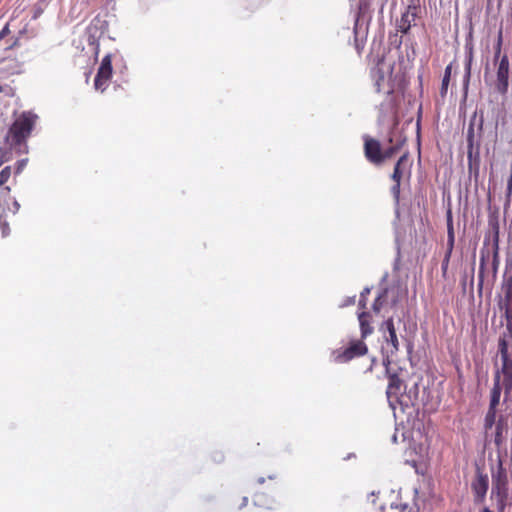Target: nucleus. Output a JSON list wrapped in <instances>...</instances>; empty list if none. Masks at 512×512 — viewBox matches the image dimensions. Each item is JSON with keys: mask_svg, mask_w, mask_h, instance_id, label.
<instances>
[{"mask_svg": "<svg viewBox=\"0 0 512 512\" xmlns=\"http://www.w3.org/2000/svg\"><path fill=\"white\" fill-rule=\"evenodd\" d=\"M501 295L498 307L503 312L506 321V330L498 339V352L501 359V367L494 373L493 387L490 391L489 409L498 410L502 391L504 402L512 393V351L509 350L508 340L512 338V275L504 276L501 284Z\"/></svg>", "mask_w": 512, "mask_h": 512, "instance_id": "f257e3e1", "label": "nucleus"}, {"mask_svg": "<svg viewBox=\"0 0 512 512\" xmlns=\"http://www.w3.org/2000/svg\"><path fill=\"white\" fill-rule=\"evenodd\" d=\"M38 116L30 111L22 112L12 123L7 140L12 146L25 144L35 127Z\"/></svg>", "mask_w": 512, "mask_h": 512, "instance_id": "f03ea898", "label": "nucleus"}, {"mask_svg": "<svg viewBox=\"0 0 512 512\" xmlns=\"http://www.w3.org/2000/svg\"><path fill=\"white\" fill-rule=\"evenodd\" d=\"M491 496L496 498L498 512H504L509 498V481L501 460L498 463L497 471L492 473Z\"/></svg>", "mask_w": 512, "mask_h": 512, "instance_id": "7ed1b4c3", "label": "nucleus"}, {"mask_svg": "<svg viewBox=\"0 0 512 512\" xmlns=\"http://www.w3.org/2000/svg\"><path fill=\"white\" fill-rule=\"evenodd\" d=\"M368 346L362 339H350L346 344L332 350L331 361L337 364H345L360 358L368 353Z\"/></svg>", "mask_w": 512, "mask_h": 512, "instance_id": "20e7f679", "label": "nucleus"}, {"mask_svg": "<svg viewBox=\"0 0 512 512\" xmlns=\"http://www.w3.org/2000/svg\"><path fill=\"white\" fill-rule=\"evenodd\" d=\"M466 141H467V160H468V168L471 172L473 169L475 170V174H478L479 170V147L480 144L476 141L475 136V116L470 120L467 133H466Z\"/></svg>", "mask_w": 512, "mask_h": 512, "instance_id": "39448f33", "label": "nucleus"}, {"mask_svg": "<svg viewBox=\"0 0 512 512\" xmlns=\"http://www.w3.org/2000/svg\"><path fill=\"white\" fill-rule=\"evenodd\" d=\"M112 71V56L111 54H107L105 57H103L94 79V87L96 90L101 92L106 90L112 77Z\"/></svg>", "mask_w": 512, "mask_h": 512, "instance_id": "423d86ee", "label": "nucleus"}, {"mask_svg": "<svg viewBox=\"0 0 512 512\" xmlns=\"http://www.w3.org/2000/svg\"><path fill=\"white\" fill-rule=\"evenodd\" d=\"M509 59L507 55L501 56L496 70L495 89L501 95H506L509 86Z\"/></svg>", "mask_w": 512, "mask_h": 512, "instance_id": "0eeeda50", "label": "nucleus"}, {"mask_svg": "<svg viewBox=\"0 0 512 512\" xmlns=\"http://www.w3.org/2000/svg\"><path fill=\"white\" fill-rule=\"evenodd\" d=\"M384 363L386 366V374L389 380L386 395L390 405H393V402H399V397L402 395L403 392L404 383L396 373L390 372V369L388 367L389 362Z\"/></svg>", "mask_w": 512, "mask_h": 512, "instance_id": "6e6552de", "label": "nucleus"}, {"mask_svg": "<svg viewBox=\"0 0 512 512\" xmlns=\"http://www.w3.org/2000/svg\"><path fill=\"white\" fill-rule=\"evenodd\" d=\"M364 154L366 159L374 165L383 163L381 144L374 138L369 136L364 137Z\"/></svg>", "mask_w": 512, "mask_h": 512, "instance_id": "1a4fd4ad", "label": "nucleus"}, {"mask_svg": "<svg viewBox=\"0 0 512 512\" xmlns=\"http://www.w3.org/2000/svg\"><path fill=\"white\" fill-rule=\"evenodd\" d=\"M419 6L408 5L405 12L401 14L400 19L397 21L396 26L398 31L407 34L411 27L415 25L416 18L418 17Z\"/></svg>", "mask_w": 512, "mask_h": 512, "instance_id": "9d476101", "label": "nucleus"}, {"mask_svg": "<svg viewBox=\"0 0 512 512\" xmlns=\"http://www.w3.org/2000/svg\"><path fill=\"white\" fill-rule=\"evenodd\" d=\"M385 341L388 346H391L390 353L395 354L399 350V340L394 326L392 317L388 318L381 326Z\"/></svg>", "mask_w": 512, "mask_h": 512, "instance_id": "9b49d317", "label": "nucleus"}, {"mask_svg": "<svg viewBox=\"0 0 512 512\" xmlns=\"http://www.w3.org/2000/svg\"><path fill=\"white\" fill-rule=\"evenodd\" d=\"M489 488V480L486 474L477 472L475 479L471 483V489L475 496V500L482 502L485 499Z\"/></svg>", "mask_w": 512, "mask_h": 512, "instance_id": "f8f14e48", "label": "nucleus"}, {"mask_svg": "<svg viewBox=\"0 0 512 512\" xmlns=\"http://www.w3.org/2000/svg\"><path fill=\"white\" fill-rule=\"evenodd\" d=\"M488 226L492 237L493 247L499 249L500 223L498 211L489 213Z\"/></svg>", "mask_w": 512, "mask_h": 512, "instance_id": "ddd939ff", "label": "nucleus"}, {"mask_svg": "<svg viewBox=\"0 0 512 512\" xmlns=\"http://www.w3.org/2000/svg\"><path fill=\"white\" fill-rule=\"evenodd\" d=\"M508 431V418L505 415H500L495 424V436L494 442L497 446H500L505 441V434Z\"/></svg>", "mask_w": 512, "mask_h": 512, "instance_id": "4468645a", "label": "nucleus"}, {"mask_svg": "<svg viewBox=\"0 0 512 512\" xmlns=\"http://www.w3.org/2000/svg\"><path fill=\"white\" fill-rule=\"evenodd\" d=\"M389 143L391 144V146L382 151L383 162L386 159H390L391 157H393L401 149V147L404 146V144L406 143V137H402L401 135H399L395 139L394 136L391 135L389 137Z\"/></svg>", "mask_w": 512, "mask_h": 512, "instance_id": "2eb2a0df", "label": "nucleus"}, {"mask_svg": "<svg viewBox=\"0 0 512 512\" xmlns=\"http://www.w3.org/2000/svg\"><path fill=\"white\" fill-rule=\"evenodd\" d=\"M358 319L361 330V339L364 340L373 332V327L370 325V314L363 311L359 314Z\"/></svg>", "mask_w": 512, "mask_h": 512, "instance_id": "dca6fc26", "label": "nucleus"}, {"mask_svg": "<svg viewBox=\"0 0 512 512\" xmlns=\"http://www.w3.org/2000/svg\"><path fill=\"white\" fill-rule=\"evenodd\" d=\"M472 61H473V49H472V47H470L468 55H467L466 63H465V74L463 77L464 98H466L467 94H468L469 83H470V78H471Z\"/></svg>", "mask_w": 512, "mask_h": 512, "instance_id": "f3484780", "label": "nucleus"}, {"mask_svg": "<svg viewBox=\"0 0 512 512\" xmlns=\"http://www.w3.org/2000/svg\"><path fill=\"white\" fill-rule=\"evenodd\" d=\"M408 161V154H403L395 164L394 171L391 175V178L394 182H401L402 179V166Z\"/></svg>", "mask_w": 512, "mask_h": 512, "instance_id": "a211bd4d", "label": "nucleus"}, {"mask_svg": "<svg viewBox=\"0 0 512 512\" xmlns=\"http://www.w3.org/2000/svg\"><path fill=\"white\" fill-rule=\"evenodd\" d=\"M489 253H484V251H481L480 256V264H479V273H478V292L479 294L482 293L483 290V283H484V271L486 266V259L488 258Z\"/></svg>", "mask_w": 512, "mask_h": 512, "instance_id": "6ab92c4d", "label": "nucleus"}, {"mask_svg": "<svg viewBox=\"0 0 512 512\" xmlns=\"http://www.w3.org/2000/svg\"><path fill=\"white\" fill-rule=\"evenodd\" d=\"M451 74H452V63L447 65L445 68V71H444V76H443L441 87H440V95L442 97H445L447 94Z\"/></svg>", "mask_w": 512, "mask_h": 512, "instance_id": "aec40b11", "label": "nucleus"}, {"mask_svg": "<svg viewBox=\"0 0 512 512\" xmlns=\"http://www.w3.org/2000/svg\"><path fill=\"white\" fill-rule=\"evenodd\" d=\"M497 410L496 409H489L487 410L485 417H484V428L485 430L491 429L493 426H495L497 421Z\"/></svg>", "mask_w": 512, "mask_h": 512, "instance_id": "412c9836", "label": "nucleus"}, {"mask_svg": "<svg viewBox=\"0 0 512 512\" xmlns=\"http://www.w3.org/2000/svg\"><path fill=\"white\" fill-rule=\"evenodd\" d=\"M497 410L496 409H489L487 410L485 417H484V428L485 430L491 429L493 426H495L497 421Z\"/></svg>", "mask_w": 512, "mask_h": 512, "instance_id": "4be33fe9", "label": "nucleus"}, {"mask_svg": "<svg viewBox=\"0 0 512 512\" xmlns=\"http://www.w3.org/2000/svg\"><path fill=\"white\" fill-rule=\"evenodd\" d=\"M387 290L384 289L375 299L372 309L374 312L379 313L383 307L384 302L386 301Z\"/></svg>", "mask_w": 512, "mask_h": 512, "instance_id": "5701e85b", "label": "nucleus"}, {"mask_svg": "<svg viewBox=\"0 0 512 512\" xmlns=\"http://www.w3.org/2000/svg\"><path fill=\"white\" fill-rule=\"evenodd\" d=\"M373 78H375V86L378 92L381 90V83L384 81V73L380 68H374L372 70Z\"/></svg>", "mask_w": 512, "mask_h": 512, "instance_id": "b1692460", "label": "nucleus"}, {"mask_svg": "<svg viewBox=\"0 0 512 512\" xmlns=\"http://www.w3.org/2000/svg\"><path fill=\"white\" fill-rule=\"evenodd\" d=\"M11 176V167L6 166L0 171V186H4Z\"/></svg>", "mask_w": 512, "mask_h": 512, "instance_id": "393cba45", "label": "nucleus"}, {"mask_svg": "<svg viewBox=\"0 0 512 512\" xmlns=\"http://www.w3.org/2000/svg\"><path fill=\"white\" fill-rule=\"evenodd\" d=\"M455 245V231L447 232L446 249L453 251Z\"/></svg>", "mask_w": 512, "mask_h": 512, "instance_id": "a878e982", "label": "nucleus"}, {"mask_svg": "<svg viewBox=\"0 0 512 512\" xmlns=\"http://www.w3.org/2000/svg\"><path fill=\"white\" fill-rule=\"evenodd\" d=\"M501 47H502V29L499 30V33H498V40H497V45L495 47V60H498L500 57V54H501Z\"/></svg>", "mask_w": 512, "mask_h": 512, "instance_id": "bb28decb", "label": "nucleus"}, {"mask_svg": "<svg viewBox=\"0 0 512 512\" xmlns=\"http://www.w3.org/2000/svg\"><path fill=\"white\" fill-rule=\"evenodd\" d=\"M370 293V289L368 287L364 288L360 295L359 307L362 309L366 308L367 295Z\"/></svg>", "mask_w": 512, "mask_h": 512, "instance_id": "cd10ccee", "label": "nucleus"}, {"mask_svg": "<svg viewBox=\"0 0 512 512\" xmlns=\"http://www.w3.org/2000/svg\"><path fill=\"white\" fill-rule=\"evenodd\" d=\"M447 232L454 231L453 216L451 209L446 213Z\"/></svg>", "mask_w": 512, "mask_h": 512, "instance_id": "c85d7f7f", "label": "nucleus"}, {"mask_svg": "<svg viewBox=\"0 0 512 512\" xmlns=\"http://www.w3.org/2000/svg\"><path fill=\"white\" fill-rule=\"evenodd\" d=\"M498 250L499 249H496L495 247H493V262H492V266H493V273H494V275H496V273H497L498 264H499Z\"/></svg>", "mask_w": 512, "mask_h": 512, "instance_id": "c756f323", "label": "nucleus"}, {"mask_svg": "<svg viewBox=\"0 0 512 512\" xmlns=\"http://www.w3.org/2000/svg\"><path fill=\"white\" fill-rule=\"evenodd\" d=\"M400 185H401V182H394V185L391 188V192L394 195V197L396 198V200H398L399 196H400Z\"/></svg>", "mask_w": 512, "mask_h": 512, "instance_id": "7c9ffc66", "label": "nucleus"}, {"mask_svg": "<svg viewBox=\"0 0 512 512\" xmlns=\"http://www.w3.org/2000/svg\"><path fill=\"white\" fill-rule=\"evenodd\" d=\"M27 160L23 159L16 163L15 173L20 174L26 166Z\"/></svg>", "mask_w": 512, "mask_h": 512, "instance_id": "2f4dec72", "label": "nucleus"}, {"mask_svg": "<svg viewBox=\"0 0 512 512\" xmlns=\"http://www.w3.org/2000/svg\"><path fill=\"white\" fill-rule=\"evenodd\" d=\"M450 260L444 259L442 261L441 270L443 277H446Z\"/></svg>", "mask_w": 512, "mask_h": 512, "instance_id": "473e14b6", "label": "nucleus"}, {"mask_svg": "<svg viewBox=\"0 0 512 512\" xmlns=\"http://www.w3.org/2000/svg\"><path fill=\"white\" fill-rule=\"evenodd\" d=\"M452 252L453 251H450V250L446 249V252H445V255H444V259L450 260Z\"/></svg>", "mask_w": 512, "mask_h": 512, "instance_id": "72a5a7b5", "label": "nucleus"}, {"mask_svg": "<svg viewBox=\"0 0 512 512\" xmlns=\"http://www.w3.org/2000/svg\"><path fill=\"white\" fill-rule=\"evenodd\" d=\"M480 512H493L492 510H490L488 507H484L481 509Z\"/></svg>", "mask_w": 512, "mask_h": 512, "instance_id": "f704fd0d", "label": "nucleus"}, {"mask_svg": "<svg viewBox=\"0 0 512 512\" xmlns=\"http://www.w3.org/2000/svg\"><path fill=\"white\" fill-rule=\"evenodd\" d=\"M479 130L482 131L483 130V119H481L480 123H479Z\"/></svg>", "mask_w": 512, "mask_h": 512, "instance_id": "c9c22d12", "label": "nucleus"}, {"mask_svg": "<svg viewBox=\"0 0 512 512\" xmlns=\"http://www.w3.org/2000/svg\"><path fill=\"white\" fill-rule=\"evenodd\" d=\"M7 28H4L1 32H0V38H2L4 35H5V31H6Z\"/></svg>", "mask_w": 512, "mask_h": 512, "instance_id": "e433bc0d", "label": "nucleus"}, {"mask_svg": "<svg viewBox=\"0 0 512 512\" xmlns=\"http://www.w3.org/2000/svg\"><path fill=\"white\" fill-rule=\"evenodd\" d=\"M4 190H6L7 193H9L10 192V187L6 186V187H4Z\"/></svg>", "mask_w": 512, "mask_h": 512, "instance_id": "4c0bfd02", "label": "nucleus"}, {"mask_svg": "<svg viewBox=\"0 0 512 512\" xmlns=\"http://www.w3.org/2000/svg\"><path fill=\"white\" fill-rule=\"evenodd\" d=\"M275 478H276V476H275V475H273V476H269V479H275Z\"/></svg>", "mask_w": 512, "mask_h": 512, "instance_id": "58836bf2", "label": "nucleus"}, {"mask_svg": "<svg viewBox=\"0 0 512 512\" xmlns=\"http://www.w3.org/2000/svg\"><path fill=\"white\" fill-rule=\"evenodd\" d=\"M264 482V479L263 478H260L259 479V483H263Z\"/></svg>", "mask_w": 512, "mask_h": 512, "instance_id": "ea45409f", "label": "nucleus"}, {"mask_svg": "<svg viewBox=\"0 0 512 512\" xmlns=\"http://www.w3.org/2000/svg\"><path fill=\"white\" fill-rule=\"evenodd\" d=\"M2 91V87L0 86V92Z\"/></svg>", "mask_w": 512, "mask_h": 512, "instance_id": "a19ab883", "label": "nucleus"}]
</instances>
